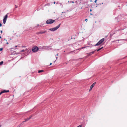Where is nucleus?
Wrapping results in <instances>:
<instances>
[{
    "mask_svg": "<svg viewBox=\"0 0 127 127\" xmlns=\"http://www.w3.org/2000/svg\"><path fill=\"white\" fill-rule=\"evenodd\" d=\"M61 25V24L60 23L57 26L52 28H50L49 29V30L52 32H54L56 31L60 27V26Z\"/></svg>",
    "mask_w": 127,
    "mask_h": 127,
    "instance_id": "nucleus-1",
    "label": "nucleus"
},
{
    "mask_svg": "<svg viewBox=\"0 0 127 127\" xmlns=\"http://www.w3.org/2000/svg\"><path fill=\"white\" fill-rule=\"evenodd\" d=\"M32 50L33 52L36 53L39 51V48L37 46H34L32 48Z\"/></svg>",
    "mask_w": 127,
    "mask_h": 127,
    "instance_id": "nucleus-2",
    "label": "nucleus"
},
{
    "mask_svg": "<svg viewBox=\"0 0 127 127\" xmlns=\"http://www.w3.org/2000/svg\"><path fill=\"white\" fill-rule=\"evenodd\" d=\"M56 20H53L52 19H49L47 20L46 21V23L47 24H51L54 23Z\"/></svg>",
    "mask_w": 127,
    "mask_h": 127,
    "instance_id": "nucleus-3",
    "label": "nucleus"
},
{
    "mask_svg": "<svg viewBox=\"0 0 127 127\" xmlns=\"http://www.w3.org/2000/svg\"><path fill=\"white\" fill-rule=\"evenodd\" d=\"M105 39L102 38L95 45H93L94 46H99L102 44L104 41Z\"/></svg>",
    "mask_w": 127,
    "mask_h": 127,
    "instance_id": "nucleus-4",
    "label": "nucleus"
},
{
    "mask_svg": "<svg viewBox=\"0 0 127 127\" xmlns=\"http://www.w3.org/2000/svg\"><path fill=\"white\" fill-rule=\"evenodd\" d=\"M8 13H7L5 16L3 18V23L4 24H5L6 21L7 20V18L8 17Z\"/></svg>",
    "mask_w": 127,
    "mask_h": 127,
    "instance_id": "nucleus-5",
    "label": "nucleus"
},
{
    "mask_svg": "<svg viewBox=\"0 0 127 127\" xmlns=\"http://www.w3.org/2000/svg\"><path fill=\"white\" fill-rule=\"evenodd\" d=\"M49 46H43L42 47V48L45 50L53 49L52 48H51Z\"/></svg>",
    "mask_w": 127,
    "mask_h": 127,
    "instance_id": "nucleus-6",
    "label": "nucleus"
},
{
    "mask_svg": "<svg viewBox=\"0 0 127 127\" xmlns=\"http://www.w3.org/2000/svg\"><path fill=\"white\" fill-rule=\"evenodd\" d=\"M96 82H94L90 86V89L89 90V91H90L93 88L95 84H96Z\"/></svg>",
    "mask_w": 127,
    "mask_h": 127,
    "instance_id": "nucleus-7",
    "label": "nucleus"
},
{
    "mask_svg": "<svg viewBox=\"0 0 127 127\" xmlns=\"http://www.w3.org/2000/svg\"><path fill=\"white\" fill-rule=\"evenodd\" d=\"M47 32L46 30L44 31L43 32H37L36 34H42Z\"/></svg>",
    "mask_w": 127,
    "mask_h": 127,
    "instance_id": "nucleus-8",
    "label": "nucleus"
},
{
    "mask_svg": "<svg viewBox=\"0 0 127 127\" xmlns=\"http://www.w3.org/2000/svg\"><path fill=\"white\" fill-rule=\"evenodd\" d=\"M121 17V15H119L118 17H116L115 18V20L117 21V22H119V21L118 20V18H120Z\"/></svg>",
    "mask_w": 127,
    "mask_h": 127,
    "instance_id": "nucleus-9",
    "label": "nucleus"
},
{
    "mask_svg": "<svg viewBox=\"0 0 127 127\" xmlns=\"http://www.w3.org/2000/svg\"><path fill=\"white\" fill-rule=\"evenodd\" d=\"M2 91L3 93H8L9 92V90H3Z\"/></svg>",
    "mask_w": 127,
    "mask_h": 127,
    "instance_id": "nucleus-10",
    "label": "nucleus"
},
{
    "mask_svg": "<svg viewBox=\"0 0 127 127\" xmlns=\"http://www.w3.org/2000/svg\"><path fill=\"white\" fill-rule=\"evenodd\" d=\"M29 54V53H27V52H25L24 53H23L22 55V56H26L28 55Z\"/></svg>",
    "mask_w": 127,
    "mask_h": 127,
    "instance_id": "nucleus-11",
    "label": "nucleus"
},
{
    "mask_svg": "<svg viewBox=\"0 0 127 127\" xmlns=\"http://www.w3.org/2000/svg\"><path fill=\"white\" fill-rule=\"evenodd\" d=\"M93 46V45H91L90 46H84V47H81V48L80 49H83L85 48H86L88 47H91L92 46Z\"/></svg>",
    "mask_w": 127,
    "mask_h": 127,
    "instance_id": "nucleus-12",
    "label": "nucleus"
},
{
    "mask_svg": "<svg viewBox=\"0 0 127 127\" xmlns=\"http://www.w3.org/2000/svg\"><path fill=\"white\" fill-rule=\"evenodd\" d=\"M87 56H90L92 55L91 52L87 53Z\"/></svg>",
    "mask_w": 127,
    "mask_h": 127,
    "instance_id": "nucleus-13",
    "label": "nucleus"
},
{
    "mask_svg": "<svg viewBox=\"0 0 127 127\" xmlns=\"http://www.w3.org/2000/svg\"><path fill=\"white\" fill-rule=\"evenodd\" d=\"M41 25H39V24H38L37 25V26H35V28H37V27H38V28H40V27H41Z\"/></svg>",
    "mask_w": 127,
    "mask_h": 127,
    "instance_id": "nucleus-14",
    "label": "nucleus"
},
{
    "mask_svg": "<svg viewBox=\"0 0 127 127\" xmlns=\"http://www.w3.org/2000/svg\"><path fill=\"white\" fill-rule=\"evenodd\" d=\"M44 71V70H38V73H40Z\"/></svg>",
    "mask_w": 127,
    "mask_h": 127,
    "instance_id": "nucleus-15",
    "label": "nucleus"
},
{
    "mask_svg": "<svg viewBox=\"0 0 127 127\" xmlns=\"http://www.w3.org/2000/svg\"><path fill=\"white\" fill-rule=\"evenodd\" d=\"M15 54H16V52L15 51H14L12 52L11 55H14Z\"/></svg>",
    "mask_w": 127,
    "mask_h": 127,
    "instance_id": "nucleus-16",
    "label": "nucleus"
},
{
    "mask_svg": "<svg viewBox=\"0 0 127 127\" xmlns=\"http://www.w3.org/2000/svg\"><path fill=\"white\" fill-rule=\"evenodd\" d=\"M50 6V4L49 3H47L44 5L45 6Z\"/></svg>",
    "mask_w": 127,
    "mask_h": 127,
    "instance_id": "nucleus-17",
    "label": "nucleus"
},
{
    "mask_svg": "<svg viewBox=\"0 0 127 127\" xmlns=\"http://www.w3.org/2000/svg\"><path fill=\"white\" fill-rule=\"evenodd\" d=\"M25 120V121H28L29 120L28 119V118H25L24 119Z\"/></svg>",
    "mask_w": 127,
    "mask_h": 127,
    "instance_id": "nucleus-18",
    "label": "nucleus"
},
{
    "mask_svg": "<svg viewBox=\"0 0 127 127\" xmlns=\"http://www.w3.org/2000/svg\"><path fill=\"white\" fill-rule=\"evenodd\" d=\"M3 63V62L2 61L0 62V66L2 65Z\"/></svg>",
    "mask_w": 127,
    "mask_h": 127,
    "instance_id": "nucleus-19",
    "label": "nucleus"
},
{
    "mask_svg": "<svg viewBox=\"0 0 127 127\" xmlns=\"http://www.w3.org/2000/svg\"><path fill=\"white\" fill-rule=\"evenodd\" d=\"M101 50V49L100 48H99V49H96V51H97V52H98V51H100V50Z\"/></svg>",
    "mask_w": 127,
    "mask_h": 127,
    "instance_id": "nucleus-20",
    "label": "nucleus"
},
{
    "mask_svg": "<svg viewBox=\"0 0 127 127\" xmlns=\"http://www.w3.org/2000/svg\"><path fill=\"white\" fill-rule=\"evenodd\" d=\"M33 116V115H31L29 118L28 119L29 120L30 119H31L32 117Z\"/></svg>",
    "mask_w": 127,
    "mask_h": 127,
    "instance_id": "nucleus-21",
    "label": "nucleus"
},
{
    "mask_svg": "<svg viewBox=\"0 0 127 127\" xmlns=\"http://www.w3.org/2000/svg\"><path fill=\"white\" fill-rule=\"evenodd\" d=\"M26 50H25L24 49H23L22 50H21V51H20V53H21V52H25L26 51Z\"/></svg>",
    "mask_w": 127,
    "mask_h": 127,
    "instance_id": "nucleus-22",
    "label": "nucleus"
},
{
    "mask_svg": "<svg viewBox=\"0 0 127 127\" xmlns=\"http://www.w3.org/2000/svg\"><path fill=\"white\" fill-rule=\"evenodd\" d=\"M31 52V50H28L27 52V53H29V54L30 52Z\"/></svg>",
    "mask_w": 127,
    "mask_h": 127,
    "instance_id": "nucleus-23",
    "label": "nucleus"
},
{
    "mask_svg": "<svg viewBox=\"0 0 127 127\" xmlns=\"http://www.w3.org/2000/svg\"><path fill=\"white\" fill-rule=\"evenodd\" d=\"M96 50H95L94 51H92V52H91V53H92V54H94L95 52L96 51Z\"/></svg>",
    "mask_w": 127,
    "mask_h": 127,
    "instance_id": "nucleus-24",
    "label": "nucleus"
},
{
    "mask_svg": "<svg viewBox=\"0 0 127 127\" xmlns=\"http://www.w3.org/2000/svg\"><path fill=\"white\" fill-rule=\"evenodd\" d=\"M21 53H20V52H18V53H16V54H15L18 55V54H21Z\"/></svg>",
    "mask_w": 127,
    "mask_h": 127,
    "instance_id": "nucleus-25",
    "label": "nucleus"
},
{
    "mask_svg": "<svg viewBox=\"0 0 127 127\" xmlns=\"http://www.w3.org/2000/svg\"><path fill=\"white\" fill-rule=\"evenodd\" d=\"M82 126V125H80L79 126H77V127H81Z\"/></svg>",
    "mask_w": 127,
    "mask_h": 127,
    "instance_id": "nucleus-26",
    "label": "nucleus"
},
{
    "mask_svg": "<svg viewBox=\"0 0 127 127\" xmlns=\"http://www.w3.org/2000/svg\"><path fill=\"white\" fill-rule=\"evenodd\" d=\"M77 50H74V51H72L71 52H70V53H71L72 52H74V53H75V51H76Z\"/></svg>",
    "mask_w": 127,
    "mask_h": 127,
    "instance_id": "nucleus-27",
    "label": "nucleus"
},
{
    "mask_svg": "<svg viewBox=\"0 0 127 127\" xmlns=\"http://www.w3.org/2000/svg\"><path fill=\"white\" fill-rule=\"evenodd\" d=\"M126 40V39H120V40H118L119 41V40Z\"/></svg>",
    "mask_w": 127,
    "mask_h": 127,
    "instance_id": "nucleus-28",
    "label": "nucleus"
},
{
    "mask_svg": "<svg viewBox=\"0 0 127 127\" xmlns=\"http://www.w3.org/2000/svg\"><path fill=\"white\" fill-rule=\"evenodd\" d=\"M3 48H0V51H1L3 50Z\"/></svg>",
    "mask_w": 127,
    "mask_h": 127,
    "instance_id": "nucleus-29",
    "label": "nucleus"
},
{
    "mask_svg": "<svg viewBox=\"0 0 127 127\" xmlns=\"http://www.w3.org/2000/svg\"><path fill=\"white\" fill-rule=\"evenodd\" d=\"M74 3V2L73 1H70V3Z\"/></svg>",
    "mask_w": 127,
    "mask_h": 127,
    "instance_id": "nucleus-30",
    "label": "nucleus"
},
{
    "mask_svg": "<svg viewBox=\"0 0 127 127\" xmlns=\"http://www.w3.org/2000/svg\"><path fill=\"white\" fill-rule=\"evenodd\" d=\"M3 93L2 91H1L0 92V95Z\"/></svg>",
    "mask_w": 127,
    "mask_h": 127,
    "instance_id": "nucleus-31",
    "label": "nucleus"
},
{
    "mask_svg": "<svg viewBox=\"0 0 127 127\" xmlns=\"http://www.w3.org/2000/svg\"><path fill=\"white\" fill-rule=\"evenodd\" d=\"M23 124L24 123L22 122L20 125H19V126H22L23 125Z\"/></svg>",
    "mask_w": 127,
    "mask_h": 127,
    "instance_id": "nucleus-32",
    "label": "nucleus"
},
{
    "mask_svg": "<svg viewBox=\"0 0 127 127\" xmlns=\"http://www.w3.org/2000/svg\"><path fill=\"white\" fill-rule=\"evenodd\" d=\"M11 49H13L14 50H15L16 49V47H13V48H12Z\"/></svg>",
    "mask_w": 127,
    "mask_h": 127,
    "instance_id": "nucleus-33",
    "label": "nucleus"
},
{
    "mask_svg": "<svg viewBox=\"0 0 127 127\" xmlns=\"http://www.w3.org/2000/svg\"><path fill=\"white\" fill-rule=\"evenodd\" d=\"M41 48H39V51H40V49H43V48H42V47H40Z\"/></svg>",
    "mask_w": 127,
    "mask_h": 127,
    "instance_id": "nucleus-34",
    "label": "nucleus"
},
{
    "mask_svg": "<svg viewBox=\"0 0 127 127\" xmlns=\"http://www.w3.org/2000/svg\"><path fill=\"white\" fill-rule=\"evenodd\" d=\"M101 3H99V4H96V5H101Z\"/></svg>",
    "mask_w": 127,
    "mask_h": 127,
    "instance_id": "nucleus-35",
    "label": "nucleus"
},
{
    "mask_svg": "<svg viewBox=\"0 0 127 127\" xmlns=\"http://www.w3.org/2000/svg\"><path fill=\"white\" fill-rule=\"evenodd\" d=\"M2 26V24L1 23H0V27H1Z\"/></svg>",
    "mask_w": 127,
    "mask_h": 127,
    "instance_id": "nucleus-36",
    "label": "nucleus"
},
{
    "mask_svg": "<svg viewBox=\"0 0 127 127\" xmlns=\"http://www.w3.org/2000/svg\"><path fill=\"white\" fill-rule=\"evenodd\" d=\"M97 1V0H95V1H94V2L95 3H96V2Z\"/></svg>",
    "mask_w": 127,
    "mask_h": 127,
    "instance_id": "nucleus-37",
    "label": "nucleus"
},
{
    "mask_svg": "<svg viewBox=\"0 0 127 127\" xmlns=\"http://www.w3.org/2000/svg\"><path fill=\"white\" fill-rule=\"evenodd\" d=\"M22 47L23 48H25L26 47V46H22Z\"/></svg>",
    "mask_w": 127,
    "mask_h": 127,
    "instance_id": "nucleus-38",
    "label": "nucleus"
},
{
    "mask_svg": "<svg viewBox=\"0 0 127 127\" xmlns=\"http://www.w3.org/2000/svg\"><path fill=\"white\" fill-rule=\"evenodd\" d=\"M15 8H17L18 7V6H17L16 5H15Z\"/></svg>",
    "mask_w": 127,
    "mask_h": 127,
    "instance_id": "nucleus-39",
    "label": "nucleus"
},
{
    "mask_svg": "<svg viewBox=\"0 0 127 127\" xmlns=\"http://www.w3.org/2000/svg\"><path fill=\"white\" fill-rule=\"evenodd\" d=\"M52 64V63H50V64H49V66L51 65Z\"/></svg>",
    "mask_w": 127,
    "mask_h": 127,
    "instance_id": "nucleus-40",
    "label": "nucleus"
},
{
    "mask_svg": "<svg viewBox=\"0 0 127 127\" xmlns=\"http://www.w3.org/2000/svg\"><path fill=\"white\" fill-rule=\"evenodd\" d=\"M0 32L1 33H2V30H1L0 31Z\"/></svg>",
    "mask_w": 127,
    "mask_h": 127,
    "instance_id": "nucleus-41",
    "label": "nucleus"
},
{
    "mask_svg": "<svg viewBox=\"0 0 127 127\" xmlns=\"http://www.w3.org/2000/svg\"><path fill=\"white\" fill-rule=\"evenodd\" d=\"M23 57H21V58L20 59V60H21V59H22V58H23Z\"/></svg>",
    "mask_w": 127,
    "mask_h": 127,
    "instance_id": "nucleus-42",
    "label": "nucleus"
},
{
    "mask_svg": "<svg viewBox=\"0 0 127 127\" xmlns=\"http://www.w3.org/2000/svg\"><path fill=\"white\" fill-rule=\"evenodd\" d=\"M100 48L101 49V50L103 48V47H100Z\"/></svg>",
    "mask_w": 127,
    "mask_h": 127,
    "instance_id": "nucleus-43",
    "label": "nucleus"
},
{
    "mask_svg": "<svg viewBox=\"0 0 127 127\" xmlns=\"http://www.w3.org/2000/svg\"><path fill=\"white\" fill-rule=\"evenodd\" d=\"M26 121H23V122H22L24 123L25 122H26Z\"/></svg>",
    "mask_w": 127,
    "mask_h": 127,
    "instance_id": "nucleus-44",
    "label": "nucleus"
},
{
    "mask_svg": "<svg viewBox=\"0 0 127 127\" xmlns=\"http://www.w3.org/2000/svg\"><path fill=\"white\" fill-rule=\"evenodd\" d=\"M120 29H119L116 31H120Z\"/></svg>",
    "mask_w": 127,
    "mask_h": 127,
    "instance_id": "nucleus-45",
    "label": "nucleus"
},
{
    "mask_svg": "<svg viewBox=\"0 0 127 127\" xmlns=\"http://www.w3.org/2000/svg\"><path fill=\"white\" fill-rule=\"evenodd\" d=\"M116 33L115 32H114V33H113L112 34V35H114V34H115Z\"/></svg>",
    "mask_w": 127,
    "mask_h": 127,
    "instance_id": "nucleus-46",
    "label": "nucleus"
},
{
    "mask_svg": "<svg viewBox=\"0 0 127 127\" xmlns=\"http://www.w3.org/2000/svg\"><path fill=\"white\" fill-rule=\"evenodd\" d=\"M6 44H9V43L8 42H7L6 43Z\"/></svg>",
    "mask_w": 127,
    "mask_h": 127,
    "instance_id": "nucleus-47",
    "label": "nucleus"
},
{
    "mask_svg": "<svg viewBox=\"0 0 127 127\" xmlns=\"http://www.w3.org/2000/svg\"><path fill=\"white\" fill-rule=\"evenodd\" d=\"M92 11V10L91 9L90 10V12H91V11Z\"/></svg>",
    "mask_w": 127,
    "mask_h": 127,
    "instance_id": "nucleus-48",
    "label": "nucleus"
},
{
    "mask_svg": "<svg viewBox=\"0 0 127 127\" xmlns=\"http://www.w3.org/2000/svg\"><path fill=\"white\" fill-rule=\"evenodd\" d=\"M53 3H54V4H55V3H56V2H55V1H54V2H53Z\"/></svg>",
    "mask_w": 127,
    "mask_h": 127,
    "instance_id": "nucleus-49",
    "label": "nucleus"
},
{
    "mask_svg": "<svg viewBox=\"0 0 127 127\" xmlns=\"http://www.w3.org/2000/svg\"><path fill=\"white\" fill-rule=\"evenodd\" d=\"M59 18H57V19H56V20H58V19H59Z\"/></svg>",
    "mask_w": 127,
    "mask_h": 127,
    "instance_id": "nucleus-50",
    "label": "nucleus"
},
{
    "mask_svg": "<svg viewBox=\"0 0 127 127\" xmlns=\"http://www.w3.org/2000/svg\"><path fill=\"white\" fill-rule=\"evenodd\" d=\"M21 126H19V125L18 126V127H20Z\"/></svg>",
    "mask_w": 127,
    "mask_h": 127,
    "instance_id": "nucleus-51",
    "label": "nucleus"
},
{
    "mask_svg": "<svg viewBox=\"0 0 127 127\" xmlns=\"http://www.w3.org/2000/svg\"><path fill=\"white\" fill-rule=\"evenodd\" d=\"M88 20L87 19H86L85 20V21H86V20Z\"/></svg>",
    "mask_w": 127,
    "mask_h": 127,
    "instance_id": "nucleus-52",
    "label": "nucleus"
},
{
    "mask_svg": "<svg viewBox=\"0 0 127 127\" xmlns=\"http://www.w3.org/2000/svg\"><path fill=\"white\" fill-rule=\"evenodd\" d=\"M1 38V36H0V39Z\"/></svg>",
    "mask_w": 127,
    "mask_h": 127,
    "instance_id": "nucleus-53",
    "label": "nucleus"
},
{
    "mask_svg": "<svg viewBox=\"0 0 127 127\" xmlns=\"http://www.w3.org/2000/svg\"><path fill=\"white\" fill-rule=\"evenodd\" d=\"M15 46V47H16H16H17V46L16 45V46Z\"/></svg>",
    "mask_w": 127,
    "mask_h": 127,
    "instance_id": "nucleus-54",
    "label": "nucleus"
},
{
    "mask_svg": "<svg viewBox=\"0 0 127 127\" xmlns=\"http://www.w3.org/2000/svg\"><path fill=\"white\" fill-rule=\"evenodd\" d=\"M73 39V38L72 37H71V38L70 39Z\"/></svg>",
    "mask_w": 127,
    "mask_h": 127,
    "instance_id": "nucleus-55",
    "label": "nucleus"
},
{
    "mask_svg": "<svg viewBox=\"0 0 127 127\" xmlns=\"http://www.w3.org/2000/svg\"><path fill=\"white\" fill-rule=\"evenodd\" d=\"M90 1L92 2V0H90Z\"/></svg>",
    "mask_w": 127,
    "mask_h": 127,
    "instance_id": "nucleus-56",
    "label": "nucleus"
},
{
    "mask_svg": "<svg viewBox=\"0 0 127 127\" xmlns=\"http://www.w3.org/2000/svg\"><path fill=\"white\" fill-rule=\"evenodd\" d=\"M63 7V5H62V6H61V7Z\"/></svg>",
    "mask_w": 127,
    "mask_h": 127,
    "instance_id": "nucleus-57",
    "label": "nucleus"
},
{
    "mask_svg": "<svg viewBox=\"0 0 127 127\" xmlns=\"http://www.w3.org/2000/svg\"><path fill=\"white\" fill-rule=\"evenodd\" d=\"M65 64H67V63H65Z\"/></svg>",
    "mask_w": 127,
    "mask_h": 127,
    "instance_id": "nucleus-58",
    "label": "nucleus"
},
{
    "mask_svg": "<svg viewBox=\"0 0 127 127\" xmlns=\"http://www.w3.org/2000/svg\"><path fill=\"white\" fill-rule=\"evenodd\" d=\"M37 11H39V10L38 9H37Z\"/></svg>",
    "mask_w": 127,
    "mask_h": 127,
    "instance_id": "nucleus-59",
    "label": "nucleus"
},
{
    "mask_svg": "<svg viewBox=\"0 0 127 127\" xmlns=\"http://www.w3.org/2000/svg\"><path fill=\"white\" fill-rule=\"evenodd\" d=\"M73 39H75V38H73Z\"/></svg>",
    "mask_w": 127,
    "mask_h": 127,
    "instance_id": "nucleus-60",
    "label": "nucleus"
},
{
    "mask_svg": "<svg viewBox=\"0 0 127 127\" xmlns=\"http://www.w3.org/2000/svg\"><path fill=\"white\" fill-rule=\"evenodd\" d=\"M58 55V54H57V55Z\"/></svg>",
    "mask_w": 127,
    "mask_h": 127,
    "instance_id": "nucleus-61",
    "label": "nucleus"
},
{
    "mask_svg": "<svg viewBox=\"0 0 127 127\" xmlns=\"http://www.w3.org/2000/svg\"><path fill=\"white\" fill-rule=\"evenodd\" d=\"M56 61V60H55V61H54V63Z\"/></svg>",
    "mask_w": 127,
    "mask_h": 127,
    "instance_id": "nucleus-62",
    "label": "nucleus"
},
{
    "mask_svg": "<svg viewBox=\"0 0 127 127\" xmlns=\"http://www.w3.org/2000/svg\"><path fill=\"white\" fill-rule=\"evenodd\" d=\"M64 13V12H62V13Z\"/></svg>",
    "mask_w": 127,
    "mask_h": 127,
    "instance_id": "nucleus-63",
    "label": "nucleus"
},
{
    "mask_svg": "<svg viewBox=\"0 0 127 127\" xmlns=\"http://www.w3.org/2000/svg\"><path fill=\"white\" fill-rule=\"evenodd\" d=\"M4 40H5V39H4Z\"/></svg>",
    "mask_w": 127,
    "mask_h": 127,
    "instance_id": "nucleus-64",
    "label": "nucleus"
}]
</instances>
